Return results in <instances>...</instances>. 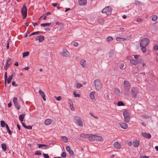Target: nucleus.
Wrapping results in <instances>:
<instances>
[{
  "label": "nucleus",
  "mask_w": 158,
  "mask_h": 158,
  "mask_svg": "<svg viewBox=\"0 0 158 158\" xmlns=\"http://www.w3.org/2000/svg\"><path fill=\"white\" fill-rule=\"evenodd\" d=\"M93 83L95 85L96 90L97 91H99L102 88V86L101 81L99 80L96 79L94 81Z\"/></svg>",
  "instance_id": "obj_1"
},
{
  "label": "nucleus",
  "mask_w": 158,
  "mask_h": 158,
  "mask_svg": "<svg viewBox=\"0 0 158 158\" xmlns=\"http://www.w3.org/2000/svg\"><path fill=\"white\" fill-rule=\"evenodd\" d=\"M112 11V9L110 6H107L105 7L102 10L101 12L103 13H105L107 15H109L111 14Z\"/></svg>",
  "instance_id": "obj_2"
},
{
  "label": "nucleus",
  "mask_w": 158,
  "mask_h": 158,
  "mask_svg": "<svg viewBox=\"0 0 158 158\" xmlns=\"http://www.w3.org/2000/svg\"><path fill=\"white\" fill-rule=\"evenodd\" d=\"M27 9L26 6L24 5L21 9V14L23 19H25L27 16Z\"/></svg>",
  "instance_id": "obj_3"
},
{
  "label": "nucleus",
  "mask_w": 158,
  "mask_h": 158,
  "mask_svg": "<svg viewBox=\"0 0 158 158\" xmlns=\"http://www.w3.org/2000/svg\"><path fill=\"white\" fill-rule=\"evenodd\" d=\"M149 42V40L147 38L142 39L140 42V47H146Z\"/></svg>",
  "instance_id": "obj_4"
},
{
  "label": "nucleus",
  "mask_w": 158,
  "mask_h": 158,
  "mask_svg": "<svg viewBox=\"0 0 158 158\" xmlns=\"http://www.w3.org/2000/svg\"><path fill=\"white\" fill-rule=\"evenodd\" d=\"M130 85L129 82L127 81H124V90L125 92H128L129 91Z\"/></svg>",
  "instance_id": "obj_5"
},
{
  "label": "nucleus",
  "mask_w": 158,
  "mask_h": 158,
  "mask_svg": "<svg viewBox=\"0 0 158 158\" xmlns=\"http://www.w3.org/2000/svg\"><path fill=\"white\" fill-rule=\"evenodd\" d=\"M74 119L77 121V123L80 126L82 127L83 126L82 121L80 118L77 116H74Z\"/></svg>",
  "instance_id": "obj_6"
},
{
  "label": "nucleus",
  "mask_w": 158,
  "mask_h": 158,
  "mask_svg": "<svg viewBox=\"0 0 158 158\" xmlns=\"http://www.w3.org/2000/svg\"><path fill=\"white\" fill-rule=\"evenodd\" d=\"M61 55L63 56L67 57L69 56V52L66 49H63L60 52Z\"/></svg>",
  "instance_id": "obj_7"
},
{
  "label": "nucleus",
  "mask_w": 158,
  "mask_h": 158,
  "mask_svg": "<svg viewBox=\"0 0 158 158\" xmlns=\"http://www.w3.org/2000/svg\"><path fill=\"white\" fill-rule=\"evenodd\" d=\"M113 146L116 149H120L121 147L120 144L118 142H115L114 143Z\"/></svg>",
  "instance_id": "obj_8"
},
{
  "label": "nucleus",
  "mask_w": 158,
  "mask_h": 158,
  "mask_svg": "<svg viewBox=\"0 0 158 158\" xmlns=\"http://www.w3.org/2000/svg\"><path fill=\"white\" fill-rule=\"evenodd\" d=\"M39 92L41 97L43 98V100L44 101H45L46 100V98H45V95L44 92L41 89L39 90Z\"/></svg>",
  "instance_id": "obj_9"
},
{
  "label": "nucleus",
  "mask_w": 158,
  "mask_h": 158,
  "mask_svg": "<svg viewBox=\"0 0 158 158\" xmlns=\"http://www.w3.org/2000/svg\"><path fill=\"white\" fill-rule=\"evenodd\" d=\"M79 4L81 6H84L86 4V0H78Z\"/></svg>",
  "instance_id": "obj_10"
},
{
  "label": "nucleus",
  "mask_w": 158,
  "mask_h": 158,
  "mask_svg": "<svg viewBox=\"0 0 158 158\" xmlns=\"http://www.w3.org/2000/svg\"><path fill=\"white\" fill-rule=\"evenodd\" d=\"M36 40H38L40 42H43L44 40V36L42 35L38 36L36 38Z\"/></svg>",
  "instance_id": "obj_11"
},
{
  "label": "nucleus",
  "mask_w": 158,
  "mask_h": 158,
  "mask_svg": "<svg viewBox=\"0 0 158 158\" xmlns=\"http://www.w3.org/2000/svg\"><path fill=\"white\" fill-rule=\"evenodd\" d=\"M142 135L147 139H149L151 137L150 134L146 132L142 133Z\"/></svg>",
  "instance_id": "obj_12"
},
{
  "label": "nucleus",
  "mask_w": 158,
  "mask_h": 158,
  "mask_svg": "<svg viewBox=\"0 0 158 158\" xmlns=\"http://www.w3.org/2000/svg\"><path fill=\"white\" fill-rule=\"evenodd\" d=\"M139 61L138 60L131 59L130 60V63L134 65H136L138 64Z\"/></svg>",
  "instance_id": "obj_13"
},
{
  "label": "nucleus",
  "mask_w": 158,
  "mask_h": 158,
  "mask_svg": "<svg viewBox=\"0 0 158 158\" xmlns=\"http://www.w3.org/2000/svg\"><path fill=\"white\" fill-rule=\"evenodd\" d=\"M132 145L134 147H137L139 145V142L136 140L134 141L132 143Z\"/></svg>",
  "instance_id": "obj_14"
},
{
  "label": "nucleus",
  "mask_w": 158,
  "mask_h": 158,
  "mask_svg": "<svg viewBox=\"0 0 158 158\" xmlns=\"http://www.w3.org/2000/svg\"><path fill=\"white\" fill-rule=\"evenodd\" d=\"M95 140L102 141L103 139L102 137L100 136L94 135Z\"/></svg>",
  "instance_id": "obj_15"
},
{
  "label": "nucleus",
  "mask_w": 158,
  "mask_h": 158,
  "mask_svg": "<svg viewBox=\"0 0 158 158\" xmlns=\"http://www.w3.org/2000/svg\"><path fill=\"white\" fill-rule=\"evenodd\" d=\"M131 93L132 95V97L133 98H135L136 97V95L137 94V93L135 89H132L131 90Z\"/></svg>",
  "instance_id": "obj_16"
},
{
  "label": "nucleus",
  "mask_w": 158,
  "mask_h": 158,
  "mask_svg": "<svg viewBox=\"0 0 158 158\" xmlns=\"http://www.w3.org/2000/svg\"><path fill=\"white\" fill-rule=\"evenodd\" d=\"M95 94L94 91H91L89 94V97L91 99L93 100L94 99V95Z\"/></svg>",
  "instance_id": "obj_17"
},
{
  "label": "nucleus",
  "mask_w": 158,
  "mask_h": 158,
  "mask_svg": "<svg viewBox=\"0 0 158 158\" xmlns=\"http://www.w3.org/2000/svg\"><path fill=\"white\" fill-rule=\"evenodd\" d=\"M121 127L124 129H126L128 127V125L126 123H122L120 124Z\"/></svg>",
  "instance_id": "obj_18"
},
{
  "label": "nucleus",
  "mask_w": 158,
  "mask_h": 158,
  "mask_svg": "<svg viewBox=\"0 0 158 158\" xmlns=\"http://www.w3.org/2000/svg\"><path fill=\"white\" fill-rule=\"evenodd\" d=\"M52 122V120L50 119H47L45 121V124L46 125H50Z\"/></svg>",
  "instance_id": "obj_19"
},
{
  "label": "nucleus",
  "mask_w": 158,
  "mask_h": 158,
  "mask_svg": "<svg viewBox=\"0 0 158 158\" xmlns=\"http://www.w3.org/2000/svg\"><path fill=\"white\" fill-rule=\"evenodd\" d=\"M88 139L89 141H93L95 140L94 135H91L88 136Z\"/></svg>",
  "instance_id": "obj_20"
},
{
  "label": "nucleus",
  "mask_w": 158,
  "mask_h": 158,
  "mask_svg": "<svg viewBox=\"0 0 158 158\" xmlns=\"http://www.w3.org/2000/svg\"><path fill=\"white\" fill-rule=\"evenodd\" d=\"M86 62V61L85 60L82 59L80 60V64L83 67H85V63Z\"/></svg>",
  "instance_id": "obj_21"
},
{
  "label": "nucleus",
  "mask_w": 158,
  "mask_h": 158,
  "mask_svg": "<svg viewBox=\"0 0 158 158\" xmlns=\"http://www.w3.org/2000/svg\"><path fill=\"white\" fill-rule=\"evenodd\" d=\"M114 92L115 94L118 95H119L120 92L118 89L117 88H115L114 89Z\"/></svg>",
  "instance_id": "obj_22"
},
{
  "label": "nucleus",
  "mask_w": 158,
  "mask_h": 158,
  "mask_svg": "<svg viewBox=\"0 0 158 158\" xmlns=\"http://www.w3.org/2000/svg\"><path fill=\"white\" fill-rule=\"evenodd\" d=\"M2 148L4 151H6V150L7 145L5 143H3L2 145Z\"/></svg>",
  "instance_id": "obj_23"
},
{
  "label": "nucleus",
  "mask_w": 158,
  "mask_h": 158,
  "mask_svg": "<svg viewBox=\"0 0 158 158\" xmlns=\"http://www.w3.org/2000/svg\"><path fill=\"white\" fill-rule=\"evenodd\" d=\"M13 76V75H12L10 76H9L8 79H7L6 81H7V82L8 84H10L11 82V81L12 79V78Z\"/></svg>",
  "instance_id": "obj_24"
},
{
  "label": "nucleus",
  "mask_w": 158,
  "mask_h": 158,
  "mask_svg": "<svg viewBox=\"0 0 158 158\" xmlns=\"http://www.w3.org/2000/svg\"><path fill=\"white\" fill-rule=\"evenodd\" d=\"M25 116V114H20L19 116V119L21 122H23Z\"/></svg>",
  "instance_id": "obj_25"
},
{
  "label": "nucleus",
  "mask_w": 158,
  "mask_h": 158,
  "mask_svg": "<svg viewBox=\"0 0 158 158\" xmlns=\"http://www.w3.org/2000/svg\"><path fill=\"white\" fill-rule=\"evenodd\" d=\"M116 40L117 41H122L125 40V39L120 37H118L116 38Z\"/></svg>",
  "instance_id": "obj_26"
},
{
  "label": "nucleus",
  "mask_w": 158,
  "mask_h": 158,
  "mask_svg": "<svg viewBox=\"0 0 158 158\" xmlns=\"http://www.w3.org/2000/svg\"><path fill=\"white\" fill-rule=\"evenodd\" d=\"M51 23H43L41 24V25L43 27H49Z\"/></svg>",
  "instance_id": "obj_27"
},
{
  "label": "nucleus",
  "mask_w": 158,
  "mask_h": 158,
  "mask_svg": "<svg viewBox=\"0 0 158 158\" xmlns=\"http://www.w3.org/2000/svg\"><path fill=\"white\" fill-rule=\"evenodd\" d=\"M61 138L62 141L64 143L67 142L68 139L66 137L64 136H62L61 137Z\"/></svg>",
  "instance_id": "obj_28"
},
{
  "label": "nucleus",
  "mask_w": 158,
  "mask_h": 158,
  "mask_svg": "<svg viewBox=\"0 0 158 158\" xmlns=\"http://www.w3.org/2000/svg\"><path fill=\"white\" fill-rule=\"evenodd\" d=\"M89 135L88 134L82 133L80 135V136L82 138H86L88 137Z\"/></svg>",
  "instance_id": "obj_29"
},
{
  "label": "nucleus",
  "mask_w": 158,
  "mask_h": 158,
  "mask_svg": "<svg viewBox=\"0 0 158 158\" xmlns=\"http://www.w3.org/2000/svg\"><path fill=\"white\" fill-rule=\"evenodd\" d=\"M29 52H23V57H25L27 56L29 54Z\"/></svg>",
  "instance_id": "obj_30"
},
{
  "label": "nucleus",
  "mask_w": 158,
  "mask_h": 158,
  "mask_svg": "<svg viewBox=\"0 0 158 158\" xmlns=\"http://www.w3.org/2000/svg\"><path fill=\"white\" fill-rule=\"evenodd\" d=\"M124 121L126 122H128L130 119V116H128L127 117H124Z\"/></svg>",
  "instance_id": "obj_31"
},
{
  "label": "nucleus",
  "mask_w": 158,
  "mask_h": 158,
  "mask_svg": "<svg viewBox=\"0 0 158 158\" xmlns=\"http://www.w3.org/2000/svg\"><path fill=\"white\" fill-rule=\"evenodd\" d=\"M157 19V16L156 15H154L152 16V20L153 21H155Z\"/></svg>",
  "instance_id": "obj_32"
},
{
  "label": "nucleus",
  "mask_w": 158,
  "mask_h": 158,
  "mask_svg": "<svg viewBox=\"0 0 158 158\" xmlns=\"http://www.w3.org/2000/svg\"><path fill=\"white\" fill-rule=\"evenodd\" d=\"M123 115L124 117L129 116L128 113L127 111H124L123 113Z\"/></svg>",
  "instance_id": "obj_33"
},
{
  "label": "nucleus",
  "mask_w": 158,
  "mask_h": 158,
  "mask_svg": "<svg viewBox=\"0 0 158 158\" xmlns=\"http://www.w3.org/2000/svg\"><path fill=\"white\" fill-rule=\"evenodd\" d=\"M1 124L2 127H4L5 126L6 127V125L7 124H6L5 122L3 120L1 121Z\"/></svg>",
  "instance_id": "obj_34"
},
{
  "label": "nucleus",
  "mask_w": 158,
  "mask_h": 158,
  "mask_svg": "<svg viewBox=\"0 0 158 158\" xmlns=\"http://www.w3.org/2000/svg\"><path fill=\"white\" fill-rule=\"evenodd\" d=\"M6 130H7V132L9 133V134L10 135H11L12 133V132L10 130L7 124L6 125Z\"/></svg>",
  "instance_id": "obj_35"
},
{
  "label": "nucleus",
  "mask_w": 158,
  "mask_h": 158,
  "mask_svg": "<svg viewBox=\"0 0 158 158\" xmlns=\"http://www.w3.org/2000/svg\"><path fill=\"white\" fill-rule=\"evenodd\" d=\"M104 21V19L102 18H100L98 20V22L100 23H103Z\"/></svg>",
  "instance_id": "obj_36"
},
{
  "label": "nucleus",
  "mask_w": 158,
  "mask_h": 158,
  "mask_svg": "<svg viewBox=\"0 0 158 158\" xmlns=\"http://www.w3.org/2000/svg\"><path fill=\"white\" fill-rule=\"evenodd\" d=\"M11 59L9 58L8 59L6 62L7 66H9L10 65L11 63Z\"/></svg>",
  "instance_id": "obj_37"
},
{
  "label": "nucleus",
  "mask_w": 158,
  "mask_h": 158,
  "mask_svg": "<svg viewBox=\"0 0 158 158\" xmlns=\"http://www.w3.org/2000/svg\"><path fill=\"white\" fill-rule=\"evenodd\" d=\"M141 50L142 52L144 53H145L147 51V49L146 48V47H141Z\"/></svg>",
  "instance_id": "obj_38"
},
{
  "label": "nucleus",
  "mask_w": 158,
  "mask_h": 158,
  "mask_svg": "<svg viewBox=\"0 0 158 158\" xmlns=\"http://www.w3.org/2000/svg\"><path fill=\"white\" fill-rule=\"evenodd\" d=\"M13 102L14 104L18 103L17 102V98L16 97H15L13 99Z\"/></svg>",
  "instance_id": "obj_39"
},
{
  "label": "nucleus",
  "mask_w": 158,
  "mask_h": 158,
  "mask_svg": "<svg viewBox=\"0 0 158 158\" xmlns=\"http://www.w3.org/2000/svg\"><path fill=\"white\" fill-rule=\"evenodd\" d=\"M41 32L39 31H38L36 32H35L32 33L31 35H29V36H30L32 35H38L40 33H41Z\"/></svg>",
  "instance_id": "obj_40"
},
{
  "label": "nucleus",
  "mask_w": 158,
  "mask_h": 158,
  "mask_svg": "<svg viewBox=\"0 0 158 158\" xmlns=\"http://www.w3.org/2000/svg\"><path fill=\"white\" fill-rule=\"evenodd\" d=\"M76 91H74L73 92V94L74 97H80V94H76Z\"/></svg>",
  "instance_id": "obj_41"
},
{
  "label": "nucleus",
  "mask_w": 158,
  "mask_h": 158,
  "mask_svg": "<svg viewBox=\"0 0 158 158\" xmlns=\"http://www.w3.org/2000/svg\"><path fill=\"white\" fill-rule=\"evenodd\" d=\"M82 86V85L80 83H77L76 84V87L77 88H79Z\"/></svg>",
  "instance_id": "obj_42"
},
{
  "label": "nucleus",
  "mask_w": 158,
  "mask_h": 158,
  "mask_svg": "<svg viewBox=\"0 0 158 158\" xmlns=\"http://www.w3.org/2000/svg\"><path fill=\"white\" fill-rule=\"evenodd\" d=\"M118 106H123L124 105V103L121 101L119 102L118 103Z\"/></svg>",
  "instance_id": "obj_43"
},
{
  "label": "nucleus",
  "mask_w": 158,
  "mask_h": 158,
  "mask_svg": "<svg viewBox=\"0 0 158 158\" xmlns=\"http://www.w3.org/2000/svg\"><path fill=\"white\" fill-rule=\"evenodd\" d=\"M14 105L18 110H19L20 107V105L18 104V103L15 104Z\"/></svg>",
  "instance_id": "obj_44"
},
{
  "label": "nucleus",
  "mask_w": 158,
  "mask_h": 158,
  "mask_svg": "<svg viewBox=\"0 0 158 158\" xmlns=\"http://www.w3.org/2000/svg\"><path fill=\"white\" fill-rule=\"evenodd\" d=\"M55 98L56 99L57 101H60L61 99V97L60 96H59L58 97H56V96H55Z\"/></svg>",
  "instance_id": "obj_45"
},
{
  "label": "nucleus",
  "mask_w": 158,
  "mask_h": 158,
  "mask_svg": "<svg viewBox=\"0 0 158 158\" xmlns=\"http://www.w3.org/2000/svg\"><path fill=\"white\" fill-rule=\"evenodd\" d=\"M37 145H38L39 148H41L42 147L47 146V145L45 144H37Z\"/></svg>",
  "instance_id": "obj_46"
},
{
  "label": "nucleus",
  "mask_w": 158,
  "mask_h": 158,
  "mask_svg": "<svg viewBox=\"0 0 158 158\" xmlns=\"http://www.w3.org/2000/svg\"><path fill=\"white\" fill-rule=\"evenodd\" d=\"M65 148H66V151L68 152H69V151H70L71 150L70 148V146H67Z\"/></svg>",
  "instance_id": "obj_47"
},
{
  "label": "nucleus",
  "mask_w": 158,
  "mask_h": 158,
  "mask_svg": "<svg viewBox=\"0 0 158 158\" xmlns=\"http://www.w3.org/2000/svg\"><path fill=\"white\" fill-rule=\"evenodd\" d=\"M70 156H73L74 155V153L73 151L72 150H71L69 152H68Z\"/></svg>",
  "instance_id": "obj_48"
},
{
  "label": "nucleus",
  "mask_w": 158,
  "mask_h": 158,
  "mask_svg": "<svg viewBox=\"0 0 158 158\" xmlns=\"http://www.w3.org/2000/svg\"><path fill=\"white\" fill-rule=\"evenodd\" d=\"M61 156L63 157H65L66 156V154L65 152H63L61 155Z\"/></svg>",
  "instance_id": "obj_49"
},
{
  "label": "nucleus",
  "mask_w": 158,
  "mask_h": 158,
  "mask_svg": "<svg viewBox=\"0 0 158 158\" xmlns=\"http://www.w3.org/2000/svg\"><path fill=\"white\" fill-rule=\"evenodd\" d=\"M43 155L44 158H49V156L48 154L44 153Z\"/></svg>",
  "instance_id": "obj_50"
},
{
  "label": "nucleus",
  "mask_w": 158,
  "mask_h": 158,
  "mask_svg": "<svg viewBox=\"0 0 158 158\" xmlns=\"http://www.w3.org/2000/svg\"><path fill=\"white\" fill-rule=\"evenodd\" d=\"M113 39L111 36H109L107 37V41H109L113 40Z\"/></svg>",
  "instance_id": "obj_51"
},
{
  "label": "nucleus",
  "mask_w": 158,
  "mask_h": 158,
  "mask_svg": "<svg viewBox=\"0 0 158 158\" xmlns=\"http://www.w3.org/2000/svg\"><path fill=\"white\" fill-rule=\"evenodd\" d=\"M5 84H6V81L7 79V72H6L5 74Z\"/></svg>",
  "instance_id": "obj_52"
},
{
  "label": "nucleus",
  "mask_w": 158,
  "mask_h": 158,
  "mask_svg": "<svg viewBox=\"0 0 158 158\" xmlns=\"http://www.w3.org/2000/svg\"><path fill=\"white\" fill-rule=\"evenodd\" d=\"M41 152L40 151H36L35 153V155H41Z\"/></svg>",
  "instance_id": "obj_53"
},
{
  "label": "nucleus",
  "mask_w": 158,
  "mask_h": 158,
  "mask_svg": "<svg viewBox=\"0 0 158 158\" xmlns=\"http://www.w3.org/2000/svg\"><path fill=\"white\" fill-rule=\"evenodd\" d=\"M41 18H42V19H43V20H46V18H47V17L46 16H44V15H43V16H42L39 19V20H40Z\"/></svg>",
  "instance_id": "obj_54"
},
{
  "label": "nucleus",
  "mask_w": 158,
  "mask_h": 158,
  "mask_svg": "<svg viewBox=\"0 0 158 158\" xmlns=\"http://www.w3.org/2000/svg\"><path fill=\"white\" fill-rule=\"evenodd\" d=\"M69 103L70 105V107H71L72 105H73V102L71 99H69Z\"/></svg>",
  "instance_id": "obj_55"
},
{
  "label": "nucleus",
  "mask_w": 158,
  "mask_h": 158,
  "mask_svg": "<svg viewBox=\"0 0 158 158\" xmlns=\"http://www.w3.org/2000/svg\"><path fill=\"white\" fill-rule=\"evenodd\" d=\"M133 56L134 58L136 59V60H138L139 57V56L137 55H134Z\"/></svg>",
  "instance_id": "obj_56"
},
{
  "label": "nucleus",
  "mask_w": 158,
  "mask_h": 158,
  "mask_svg": "<svg viewBox=\"0 0 158 158\" xmlns=\"http://www.w3.org/2000/svg\"><path fill=\"white\" fill-rule=\"evenodd\" d=\"M25 128L28 129H31L32 127L30 126H26Z\"/></svg>",
  "instance_id": "obj_57"
},
{
  "label": "nucleus",
  "mask_w": 158,
  "mask_h": 158,
  "mask_svg": "<svg viewBox=\"0 0 158 158\" xmlns=\"http://www.w3.org/2000/svg\"><path fill=\"white\" fill-rule=\"evenodd\" d=\"M73 45L75 47H77L78 45V44L77 42H74L73 43Z\"/></svg>",
  "instance_id": "obj_58"
},
{
  "label": "nucleus",
  "mask_w": 158,
  "mask_h": 158,
  "mask_svg": "<svg viewBox=\"0 0 158 158\" xmlns=\"http://www.w3.org/2000/svg\"><path fill=\"white\" fill-rule=\"evenodd\" d=\"M12 85L14 86H16L18 85L15 83V81H13L12 83Z\"/></svg>",
  "instance_id": "obj_59"
},
{
  "label": "nucleus",
  "mask_w": 158,
  "mask_h": 158,
  "mask_svg": "<svg viewBox=\"0 0 158 158\" xmlns=\"http://www.w3.org/2000/svg\"><path fill=\"white\" fill-rule=\"evenodd\" d=\"M153 49L154 50H157L158 49V46L157 45H155L153 47Z\"/></svg>",
  "instance_id": "obj_60"
},
{
  "label": "nucleus",
  "mask_w": 158,
  "mask_h": 158,
  "mask_svg": "<svg viewBox=\"0 0 158 158\" xmlns=\"http://www.w3.org/2000/svg\"><path fill=\"white\" fill-rule=\"evenodd\" d=\"M141 20H142L140 18H139L137 19V21L138 22H140L141 21Z\"/></svg>",
  "instance_id": "obj_61"
},
{
  "label": "nucleus",
  "mask_w": 158,
  "mask_h": 158,
  "mask_svg": "<svg viewBox=\"0 0 158 158\" xmlns=\"http://www.w3.org/2000/svg\"><path fill=\"white\" fill-rule=\"evenodd\" d=\"M57 4V3H53L52 4V5L54 6H56Z\"/></svg>",
  "instance_id": "obj_62"
},
{
  "label": "nucleus",
  "mask_w": 158,
  "mask_h": 158,
  "mask_svg": "<svg viewBox=\"0 0 158 158\" xmlns=\"http://www.w3.org/2000/svg\"><path fill=\"white\" fill-rule=\"evenodd\" d=\"M21 123L23 126L25 128L26 127V125L24 123H23V122H21Z\"/></svg>",
  "instance_id": "obj_63"
},
{
  "label": "nucleus",
  "mask_w": 158,
  "mask_h": 158,
  "mask_svg": "<svg viewBox=\"0 0 158 158\" xmlns=\"http://www.w3.org/2000/svg\"><path fill=\"white\" fill-rule=\"evenodd\" d=\"M141 158H148V157L146 156H141Z\"/></svg>",
  "instance_id": "obj_64"
}]
</instances>
